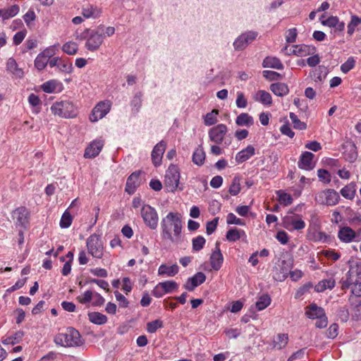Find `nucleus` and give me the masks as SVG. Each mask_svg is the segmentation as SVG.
Wrapping results in <instances>:
<instances>
[{"label": "nucleus", "instance_id": "53", "mask_svg": "<svg viewBox=\"0 0 361 361\" xmlns=\"http://www.w3.org/2000/svg\"><path fill=\"white\" fill-rule=\"evenodd\" d=\"M138 176L135 173H132L128 178L126 182V190L128 193H133L136 188V185L134 183V180L137 179Z\"/></svg>", "mask_w": 361, "mask_h": 361}, {"label": "nucleus", "instance_id": "14", "mask_svg": "<svg viewBox=\"0 0 361 361\" xmlns=\"http://www.w3.org/2000/svg\"><path fill=\"white\" fill-rule=\"evenodd\" d=\"M178 288V285L173 281H166L157 284L152 291V294L155 298H159L165 294L173 293Z\"/></svg>", "mask_w": 361, "mask_h": 361}, {"label": "nucleus", "instance_id": "35", "mask_svg": "<svg viewBox=\"0 0 361 361\" xmlns=\"http://www.w3.org/2000/svg\"><path fill=\"white\" fill-rule=\"evenodd\" d=\"M341 195L348 199L353 200L356 193V185L355 183H350L343 187L340 191Z\"/></svg>", "mask_w": 361, "mask_h": 361}, {"label": "nucleus", "instance_id": "26", "mask_svg": "<svg viewBox=\"0 0 361 361\" xmlns=\"http://www.w3.org/2000/svg\"><path fill=\"white\" fill-rule=\"evenodd\" d=\"M13 219L16 221V224L25 226L28 222V212L25 207H19L13 212Z\"/></svg>", "mask_w": 361, "mask_h": 361}, {"label": "nucleus", "instance_id": "2", "mask_svg": "<svg viewBox=\"0 0 361 361\" xmlns=\"http://www.w3.org/2000/svg\"><path fill=\"white\" fill-rule=\"evenodd\" d=\"M104 26H99L94 30L86 28L81 33L76 32L75 37L78 40H85V47L90 51H95L104 42Z\"/></svg>", "mask_w": 361, "mask_h": 361}, {"label": "nucleus", "instance_id": "16", "mask_svg": "<svg viewBox=\"0 0 361 361\" xmlns=\"http://www.w3.org/2000/svg\"><path fill=\"white\" fill-rule=\"evenodd\" d=\"M227 131L228 128L225 124H219L209 129L208 132L209 138L215 144L220 145L222 143Z\"/></svg>", "mask_w": 361, "mask_h": 361}, {"label": "nucleus", "instance_id": "63", "mask_svg": "<svg viewBox=\"0 0 361 361\" xmlns=\"http://www.w3.org/2000/svg\"><path fill=\"white\" fill-rule=\"evenodd\" d=\"M338 334V326L336 324H331L326 332V336L329 338H334Z\"/></svg>", "mask_w": 361, "mask_h": 361}, {"label": "nucleus", "instance_id": "29", "mask_svg": "<svg viewBox=\"0 0 361 361\" xmlns=\"http://www.w3.org/2000/svg\"><path fill=\"white\" fill-rule=\"evenodd\" d=\"M179 268L177 264H173L171 266L161 264L158 269V275L171 277L177 274Z\"/></svg>", "mask_w": 361, "mask_h": 361}, {"label": "nucleus", "instance_id": "60", "mask_svg": "<svg viewBox=\"0 0 361 361\" xmlns=\"http://www.w3.org/2000/svg\"><path fill=\"white\" fill-rule=\"evenodd\" d=\"M317 176L319 180L325 183H329L331 181V175L329 172L325 169H319Z\"/></svg>", "mask_w": 361, "mask_h": 361}, {"label": "nucleus", "instance_id": "18", "mask_svg": "<svg viewBox=\"0 0 361 361\" xmlns=\"http://www.w3.org/2000/svg\"><path fill=\"white\" fill-rule=\"evenodd\" d=\"M104 142L102 139L94 140L85 149L84 157L87 159L96 157L104 147Z\"/></svg>", "mask_w": 361, "mask_h": 361}, {"label": "nucleus", "instance_id": "43", "mask_svg": "<svg viewBox=\"0 0 361 361\" xmlns=\"http://www.w3.org/2000/svg\"><path fill=\"white\" fill-rule=\"evenodd\" d=\"M219 111L213 109L211 112L207 114L204 117V123L206 126H210L215 124L217 122V115Z\"/></svg>", "mask_w": 361, "mask_h": 361}, {"label": "nucleus", "instance_id": "25", "mask_svg": "<svg viewBox=\"0 0 361 361\" xmlns=\"http://www.w3.org/2000/svg\"><path fill=\"white\" fill-rule=\"evenodd\" d=\"M314 157V154L310 152H303L298 161V166L301 169L305 170H311L313 169L314 165L312 163V159Z\"/></svg>", "mask_w": 361, "mask_h": 361}, {"label": "nucleus", "instance_id": "58", "mask_svg": "<svg viewBox=\"0 0 361 361\" xmlns=\"http://www.w3.org/2000/svg\"><path fill=\"white\" fill-rule=\"evenodd\" d=\"M236 106L238 108L244 109L247 105V99L242 92H237V99L235 101Z\"/></svg>", "mask_w": 361, "mask_h": 361}, {"label": "nucleus", "instance_id": "55", "mask_svg": "<svg viewBox=\"0 0 361 361\" xmlns=\"http://www.w3.org/2000/svg\"><path fill=\"white\" fill-rule=\"evenodd\" d=\"M73 218L69 212L66 211L60 220V226L63 228H68L72 224Z\"/></svg>", "mask_w": 361, "mask_h": 361}, {"label": "nucleus", "instance_id": "15", "mask_svg": "<svg viewBox=\"0 0 361 361\" xmlns=\"http://www.w3.org/2000/svg\"><path fill=\"white\" fill-rule=\"evenodd\" d=\"M111 106V104L109 101L99 102L94 107L92 114L90 115V121L97 122L104 118L109 112Z\"/></svg>", "mask_w": 361, "mask_h": 361}, {"label": "nucleus", "instance_id": "56", "mask_svg": "<svg viewBox=\"0 0 361 361\" xmlns=\"http://www.w3.org/2000/svg\"><path fill=\"white\" fill-rule=\"evenodd\" d=\"M94 293L92 290H87L82 295L77 297V300L81 304H86L90 302L94 298Z\"/></svg>", "mask_w": 361, "mask_h": 361}, {"label": "nucleus", "instance_id": "47", "mask_svg": "<svg viewBox=\"0 0 361 361\" xmlns=\"http://www.w3.org/2000/svg\"><path fill=\"white\" fill-rule=\"evenodd\" d=\"M351 286V292L353 295L349 298V301L353 305L355 299V297H361V282L359 281L356 283H353Z\"/></svg>", "mask_w": 361, "mask_h": 361}, {"label": "nucleus", "instance_id": "41", "mask_svg": "<svg viewBox=\"0 0 361 361\" xmlns=\"http://www.w3.org/2000/svg\"><path fill=\"white\" fill-rule=\"evenodd\" d=\"M276 195L278 197V200L281 204H283L284 206H288L293 203V199L290 194H288L280 190L276 191Z\"/></svg>", "mask_w": 361, "mask_h": 361}, {"label": "nucleus", "instance_id": "54", "mask_svg": "<svg viewBox=\"0 0 361 361\" xmlns=\"http://www.w3.org/2000/svg\"><path fill=\"white\" fill-rule=\"evenodd\" d=\"M355 60L354 57L350 56L347 59V61L345 63H343L341 66V71L343 73H347L348 72H349L350 70H352L355 67Z\"/></svg>", "mask_w": 361, "mask_h": 361}, {"label": "nucleus", "instance_id": "39", "mask_svg": "<svg viewBox=\"0 0 361 361\" xmlns=\"http://www.w3.org/2000/svg\"><path fill=\"white\" fill-rule=\"evenodd\" d=\"M288 341V336L286 334H279L274 340V347L281 350L286 346Z\"/></svg>", "mask_w": 361, "mask_h": 361}, {"label": "nucleus", "instance_id": "5", "mask_svg": "<svg viewBox=\"0 0 361 361\" xmlns=\"http://www.w3.org/2000/svg\"><path fill=\"white\" fill-rule=\"evenodd\" d=\"M306 316L311 319H317L315 326L317 328L323 329L327 326L328 319L324 310L314 303L309 305L305 308Z\"/></svg>", "mask_w": 361, "mask_h": 361}, {"label": "nucleus", "instance_id": "20", "mask_svg": "<svg viewBox=\"0 0 361 361\" xmlns=\"http://www.w3.org/2000/svg\"><path fill=\"white\" fill-rule=\"evenodd\" d=\"M81 13L85 18H98L102 14V8L97 5L85 4L81 8Z\"/></svg>", "mask_w": 361, "mask_h": 361}, {"label": "nucleus", "instance_id": "28", "mask_svg": "<svg viewBox=\"0 0 361 361\" xmlns=\"http://www.w3.org/2000/svg\"><path fill=\"white\" fill-rule=\"evenodd\" d=\"M338 238L344 243H350L356 237V233L348 226L341 228L338 233Z\"/></svg>", "mask_w": 361, "mask_h": 361}, {"label": "nucleus", "instance_id": "48", "mask_svg": "<svg viewBox=\"0 0 361 361\" xmlns=\"http://www.w3.org/2000/svg\"><path fill=\"white\" fill-rule=\"evenodd\" d=\"M59 85V83L56 80H51L44 82L42 85V89L44 92L52 93L56 91Z\"/></svg>", "mask_w": 361, "mask_h": 361}, {"label": "nucleus", "instance_id": "52", "mask_svg": "<svg viewBox=\"0 0 361 361\" xmlns=\"http://www.w3.org/2000/svg\"><path fill=\"white\" fill-rule=\"evenodd\" d=\"M241 190L240 178L238 177H235L229 188V193L231 195H237Z\"/></svg>", "mask_w": 361, "mask_h": 361}, {"label": "nucleus", "instance_id": "31", "mask_svg": "<svg viewBox=\"0 0 361 361\" xmlns=\"http://www.w3.org/2000/svg\"><path fill=\"white\" fill-rule=\"evenodd\" d=\"M262 66L264 68H271L277 70H282L283 65L279 59L274 56H267L263 60Z\"/></svg>", "mask_w": 361, "mask_h": 361}, {"label": "nucleus", "instance_id": "34", "mask_svg": "<svg viewBox=\"0 0 361 361\" xmlns=\"http://www.w3.org/2000/svg\"><path fill=\"white\" fill-rule=\"evenodd\" d=\"M235 123L239 126L250 127L254 124V118L247 113H242L237 116Z\"/></svg>", "mask_w": 361, "mask_h": 361}, {"label": "nucleus", "instance_id": "30", "mask_svg": "<svg viewBox=\"0 0 361 361\" xmlns=\"http://www.w3.org/2000/svg\"><path fill=\"white\" fill-rule=\"evenodd\" d=\"M255 101L260 102L264 105H271L272 104V98L271 94L265 90H258L254 95Z\"/></svg>", "mask_w": 361, "mask_h": 361}, {"label": "nucleus", "instance_id": "44", "mask_svg": "<svg viewBox=\"0 0 361 361\" xmlns=\"http://www.w3.org/2000/svg\"><path fill=\"white\" fill-rule=\"evenodd\" d=\"M327 75V71L324 66H319L314 71L313 78L315 82H322Z\"/></svg>", "mask_w": 361, "mask_h": 361}, {"label": "nucleus", "instance_id": "4", "mask_svg": "<svg viewBox=\"0 0 361 361\" xmlns=\"http://www.w3.org/2000/svg\"><path fill=\"white\" fill-rule=\"evenodd\" d=\"M51 113L63 118H73L78 115V108L70 100H61L54 102L51 106Z\"/></svg>", "mask_w": 361, "mask_h": 361}, {"label": "nucleus", "instance_id": "13", "mask_svg": "<svg viewBox=\"0 0 361 361\" xmlns=\"http://www.w3.org/2000/svg\"><path fill=\"white\" fill-rule=\"evenodd\" d=\"M361 280V262H356L350 265L347 273V278L343 281L342 288H349L353 283Z\"/></svg>", "mask_w": 361, "mask_h": 361}, {"label": "nucleus", "instance_id": "3", "mask_svg": "<svg viewBox=\"0 0 361 361\" xmlns=\"http://www.w3.org/2000/svg\"><path fill=\"white\" fill-rule=\"evenodd\" d=\"M54 341L56 345L66 348L80 346L82 344L80 333L73 328H68L66 331L58 334Z\"/></svg>", "mask_w": 361, "mask_h": 361}, {"label": "nucleus", "instance_id": "9", "mask_svg": "<svg viewBox=\"0 0 361 361\" xmlns=\"http://www.w3.org/2000/svg\"><path fill=\"white\" fill-rule=\"evenodd\" d=\"M315 201L326 206H334L340 200L338 193L333 189H326L317 192L314 196Z\"/></svg>", "mask_w": 361, "mask_h": 361}, {"label": "nucleus", "instance_id": "24", "mask_svg": "<svg viewBox=\"0 0 361 361\" xmlns=\"http://www.w3.org/2000/svg\"><path fill=\"white\" fill-rule=\"evenodd\" d=\"M255 154V149L252 145H248L246 148L238 152L235 157L237 163L242 164L250 159Z\"/></svg>", "mask_w": 361, "mask_h": 361}, {"label": "nucleus", "instance_id": "33", "mask_svg": "<svg viewBox=\"0 0 361 361\" xmlns=\"http://www.w3.org/2000/svg\"><path fill=\"white\" fill-rule=\"evenodd\" d=\"M20 11L18 5H13L8 8L0 9V18L3 20L16 16Z\"/></svg>", "mask_w": 361, "mask_h": 361}, {"label": "nucleus", "instance_id": "23", "mask_svg": "<svg viewBox=\"0 0 361 361\" xmlns=\"http://www.w3.org/2000/svg\"><path fill=\"white\" fill-rule=\"evenodd\" d=\"M205 280V274L202 272H197L193 276L188 279L184 288L189 291H192L197 286L203 283Z\"/></svg>", "mask_w": 361, "mask_h": 361}, {"label": "nucleus", "instance_id": "61", "mask_svg": "<svg viewBox=\"0 0 361 361\" xmlns=\"http://www.w3.org/2000/svg\"><path fill=\"white\" fill-rule=\"evenodd\" d=\"M262 74L269 80H277L281 78V74L273 71H264Z\"/></svg>", "mask_w": 361, "mask_h": 361}, {"label": "nucleus", "instance_id": "42", "mask_svg": "<svg viewBox=\"0 0 361 361\" xmlns=\"http://www.w3.org/2000/svg\"><path fill=\"white\" fill-rule=\"evenodd\" d=\"M78 50V44L72 41L66 42L62 47V51L68 55H75Z\"/></svg>", "mask_w": 361, "mask_h": 361}, {"label": "nucleus", "instance_id": "46", "mask_svg": "<svg viewBox=\"0 0 361 361\" xmlns=\"http://www.w3.org/2000/svg\"><path fill=\"white\" fill-rule=\"evenodd\" d=\"M206 243L204 238L202 235H198L194 238L192 240V250L195 252L201 250Z\"/></svg>", "mask_w": 361, "mask_h": 361}, {"label": "nucleus", "instance_id": "17", "mask_svg": "<svg viewBox=\"0 0 361 361\" xmlns=\"http://www.w3.org/2000/svg\"><path fill=\"white\" fill-rule=\"evenodd\" d=\"M166 148V142L164 140H161L153 147L151 153V159L155 167L161 166Z\"/></svg>", "mask_w": 361, "mask_h": 361}, {"label": "nucleus", "instance_id": "50", "mask_svg": "<svg viewBox=\"0 0 361 361\" xmlns=\"http://www.w3.org/2000/svg\"><path fill=\"white\" fill-rule=\"evenodd\" d=\"M48 63H49V61L45 56L39 54L35 60V66L37 69L41 71L47 66Z\"/></svg>", "mask_w": 361, "mask_h": 361}, {"label": "nucleus", "instance_id": "6", "mask_svg": "<svg viewBox=\"0 0 361 361\" xmlns=\"http://www.w3.org/2000/svg\"><path fill=\"white\" fill-rule=\"evenodd\" d=\"M180 171L178 166L171 164L164 176V183L169 192H175L178 188L180 183Z\"/></svg>", "mask_w": 361, "mask_h": 361}, {"label": "nucleus", "instance_id": "37", "mask_svg": "<svg viewBox=\"0 0 361 361\" xmlns=\"http://www.w3.org/2000/svg\"><path fill=\"white\" fill-rule=\"evenodd\" d=\"M335 286V281L333 279H325L319 281L314 287L315 291L320 293L326 289H332Z\"/></svg>", "mask_w": 361, "mask_h": 361}, {"label": "nucleus", "instance_id": "27", "mask_svg": "<svg viewBox=\"0 0 361 361\" xmlns=\"http://www.w3.org/2000/svg\"><path fill=\"white\" fill-rule=\"evenodd\" d=\"M226 237L229 242H235L240 238H242L244 242L247 240L245 232L236 228L229 229L226 233Z\"/></svg>", "mask_w": 361, "mask_h": 361}, {"label": "nucleus", "instance_id": "64", "mask_svg": "<svg viewBox=\"0 0 361 361\" xmlns=\"http://www.w3.org/2000/svg\"><path fill=\"white\" fill-rule=\"evenodd\" d=\"M352 317L355 320L361 319V305H355L352 309Z\"/></svg>", "mask_w": 361, "mask_h": 361}, {"label": "nucleus", "instance_id": "57", "mask_svg": "<svg viewBox=\"0 0 361 361\" xmlns=\"http://www.w3.org/2000/svg\"><path fill=\"white\" fill-rule=\"evenodd\" d=\"M226 222L228 224H235V225H239V226L245 225V221L243 220L236 217V216L233 213H229L227 215Z\"/></svg>", "mask_w": 361, "mask_h": 361}, {"label": "nucleus", "instance_id": "8", "mask_svg": "<svg viewBox=\"0 0 361 361\" xmlns=\"http://www.w3.org/2000/svg\"><path fill=\"white\" fill-rule=\"evenodd\" d=\"M140 215L146 226L152 230L157 228L159 215L155 208L144 204L140 210Z\"/></svg>", "mask_w": 361, "mask_h": 361}, {"label": "nucleus", "instance_id": "32", "mask_svg": "<svg viewBox=\"0 0 361 361\" xmlns=\"http://www.w3.org/2000/svg\"><path fill=\"white\" fill-rule=\"evenodd\" d=\"M271 91L278 97H283L288 94L289 90L287 85L285 83H274L270 85Z\"/></svg>", "mask_w": 361, "mask_h": 361}, {"label": "nucleus", "instance_id": "59", "mask_svg": "<svg viewBox=\"0 0 361 361\" xmlns=\"http://www.w3.org/2000/svg\"><path fill=\"white\" fill-rule=\"evenodd\" d=\"M298 35L297 29L293 27L287 30L286 34V40L288 43H293L296 41Z\"/></svg>", "mask_w": 361, "mask_h": 361}, {"label": "nucleus", "instance_id": "11", "mask_svg": "<svg viewBox=\"0 0 361 361\" xmlns=\"http://www.w3.org/2000/svg\"><path fill=\"white\" fill-rule=\"evenodd\" d=\"M257 36L258 32L255 30H247L241 33L233 43L234 50H245L249 44L257 39Z\"/></svg>", "mask_w": 361, "mask_h": 361}, {"label": "nucleus", "instance_id": "45", "mask_svg": "<svg viewBox=\"0 0 361 361\" xmlns=\"http://www.w3.org/2000/svg\"><path fill=\"white\" fill-rule=\"evenodd\" d=\"M360 24L361 18L355 15L351 16L350 21L348 24V34L352 35L354 33L355 28Z\"/></svg>", "mask_w": 361, "mask_h": 361}, {"label": "nucleus", "instance_id": "62", "mask_svg": "<svg viewBox=\"0 0 361 361\" xmlns=\"http://www.w3.org/2000/svg\"><path fill=\"white\" fill-rule=\"evenodd\" d=\"M339 19L336 16H331L326 20H322L321 23L322 25L328 26L329 27H334Z\"/></svg>", "mask_w": 361, "mask_h": 361}, {"label": "nucleus", "instance_id": "21", "mask_svg": "<svg viewBox=\"0 0 361 361\" xmlns=\"http://www.w3.org/2000/svg\"><path fill=\"white\" fill-rule=\"evenodd\" d=\"M6 71L12 75L13 78H23L24 71L20 68L16 61L13 58H9L6 61Z\"/></svg>", "mask_w": 361, "mask_h": 361}, {"label": "nucleus", "instance_id": "19", "mask_svg": "<svg viewBox=\"0 0 361 361\" xmlns=\"http://www.w3.org/2000/svg\"><path fill=\"white\" fill-rule=\"evenodd\" d=\"M209 260L211 267L214 270L218 271L221 269L224 257L219 247V243H216L215 249L212 251Z\"/></svg>", "mask_w": 361, "mask_h": 361}, {"label": "nucleus", "instance_id": "22", "mask_svg": "<svg viewBox=\"0 0 361 361\" xmlns=\"http://www.w3.org/2000/svg\"><path fill=\"white\" fill-rule=\"evenodd\" d=\"M50 67H57L61 72L71 73L73 71V65L60 57H54L49 60Z\"/></svg>", "mask_w": 361, "mask_h": 361}, {"label": "nucleus", "instance_id": "49", "mask_svg": "<svg viewBox=\"0 0 361 361\" xmlns=\"http://www.w3.org/2000/svg\"><path fill=\"white\" fill-rule=\"evenodd\" d=\"M163 327V322L160 319H156L147 324V330L150 334L155 333L157 329Z\"/></svg>", "mask_w": 361, "mask_h": 361}, {"label": "nucleus", "instance_id": "7", "mask_svg": "<svg viewBox=\"0 0 361 361\" xmlns=\"http://www.w3.org/2000/svg\"><path fill=\"white\" fill-rule=\"evenodd\" d=\"M307 236L309 239L315 242H325L329 239V235L320 231V223L316 216L311 217Z\"/></svg>", "mask_w": 361, "mask_h": 361}, {"label": "nucleus", "instance_id": "12", "mask_svg": "<svg viewBox=\"0 0 361 361\" xmlns=\"http://www.w3.org/2000/svg\"><path fill=\"white\" fill-rule=\"evenodd\" d=\"M87 247L89 254L93 257L101 259L104 253V245L99 235H91L87 240Z\"/></svg>", "mask_w": 361, "mask_h": 361}, {"label": "nucleus", "instance_id": "38", "mask_svg": "<svg viewBox=\"0 0 361 361\" xmlns=\"http://www.w3.org/2000/svg\"><path fill=\"white\" fill-rule=\"evenodd\" d=\"M205 159V153L203 148L201 147H197L193 152L192 161L197 166H202Z\"/></svg>", "mask_w": 361, "mask_h": 361}, {"label": "nucleus", "instance_id": "36", "mask_svg": "<svg viewBox=\"0 0 361 361\" xmlns=\"http://www.w3.org/2000/svg\"><path fill=\"white\" fill-rule=\"evenodd\" d=\"M88 319L92 323L97 325L104 324L107 322L106 316L98 312L88 313Z\"/></svg>", "mask_w": 361, "mask_h": 361}, {"label": "nucleus", "instance_id": "51", "mask_svg": "<svg viewBox=\"0 0 361 361\" xmlns=\"http://www.w3.org/2000/svg\"><path fill=\"white\" fill-rule=\"evenodd\" d=\"M289 116L294 128L298 130H305L307 128L306 123L302 122L294 113H290Z\"/></svg>", "mask_w": 361, "mask_h": 361}, {"label": "nucleus", "instance_id": "1", "mask_svg": "<svg viewBox=\"0 0 361 361\" xmlns=\"http://www.w3.org/2000/svg\"><path fill=\"white\" fill-rule=\"evenodd\" d=\"M183 228L182 215L178 212H170L161 220V239L166 243L178 245L183 241Z\"/></svg>", "mask_w": 361, "mask_h": 361}, {"label": "nucleus", "instance_id": "40", "mask_svg": "<svg viewBox=\"0 0 361 361\" xmlns=\"http://www.w3.org/2000/svg\"><path fill=\"white\" fill-rule=\"evenodd\" d=\"M271 303V298L267 294H263L259 297L255 303L257 310L261 311L267 307Z\"/></svg>", "mask_w": 361, "mask_h": 361}, {"label": "nucleus", "instance_id": "10", "mask_svg": "<svg viewBox=\"0 0 361 361\" xmlns=\"http://www.w3.org/2000/svg\"><path fill=\"white\" fill-rule=\"evenodd\" d=\"M305 222L301 215L291 213L285 216L282 219V226L288 231H301L305 228Z\"/></svg>", "mask_w": 361, "mask_h": 361}]
</instances>
